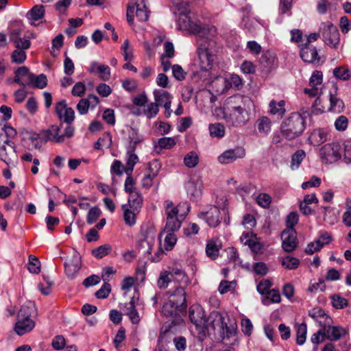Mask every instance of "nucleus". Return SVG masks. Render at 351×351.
I'll list each match as a JSON object with an SVG mask.
<instances>
[{"instance_id": "f257e3e1", "label": "nucleus", "mask_w": 351, "mask_h": 351, "mask_svg": "<svg viewBox=\"0 0 351 351\" xmlns=\"http://www.w3.org/2000/svg\"><path fill=\"white\" fill-rule=\"evenodd\" d=\"M189 317L197 328L202 330L208 328H218L223 335V339L234 337L237 334V326L234 322H230L229 317L219 312L213 311L208 319L202 306L196 305L190 308Z\"/></svg>"}, {"instance_id": "f03ea898", "label": "nucleus", "mask_w": 351, "mask_h": 351, "mask_svg": "<svg viewBox=\"0 0 351 351\" xmlns=\"http://www.w3.org/2000/svg\"><path fill=\"white\" fill-rule=\"evenodd\" d=\"M165 214L167 215L166 225L160 237L165 236L164 247L165 250H171L177 242L174 232L178 230L182 221L190 210V206L186 202H182L177 206L170 200L164 202Z\"/></svg>"}, {"instance_id": "7ed1b4c3", "label": "nucleus", "mask_w": 351, "mask_h": 351, "mask_svg": "<svg viewBox=\"0 0 351 351\" xmlns=\"http://www.w3.org/2000/svg\"><path fill=\"white\" fill-rule=\"evenodd\" d=\"M171 1L173 13L178 14L177 25L180 30L189 32L191 34H197L199 37H204L207 34L210 36H215L217 35V29L214 26L202 27L191 19L186 1L171 0Z\"/></svg>"}, {"instance_id": "20e7f679", "label": "nucleus", "mask_w": 351, "mask_h": 351, "mask_svg": "<svg viewBox=\"0 0 351 351\" xmlns=\"http://www.w3.org/2000/svg\"><path fill=\"white\" fill-rule=\"evenodd\" d=\"M252 107L253 102L249 97L233 95L227 101L224 119L234 126L244 125L250 120V112Z\"/></svg>"}, {"instance_id": "39448f33", "label": "nucleus", "mask_w": 351, "mask_h": 351, "mask_svg": "<svg viewBox=\"0 0 351 351\" xmlns=\"http://www.w3.org/2000/svg\"><path fill=\"white\" fill-rule=\"evenodd\" d=\"M160 237L156 228H143L137 240V248L141 254L149 256V259L152 262L158 263L164 254L160 246H157Z\"/></svg>"}, {"instance_id": "423d86ee", "label": "nucleus", "mask_w": 351, "mask_h": 351, "mask_svg": "<svg viewBox=\"0 0 351 351\" xmlns=\"http://www.w3.org/2000/svg\"><path fill=\"white\" fill-rule=\"evenodd\" d=\"M215 37L207 34L204 37H199L198 40L197 64L201 71L206 73L210 72L217 62V51Z\"/></svg>"}, {"instance_id": "0eeeda50", "label": "nucleus", "mask_w": 351, "mask_h": 351, "mask_svg": "<svg viewBox=\"0 0 351 351\" xmlns=\"http://www.w3.org/2000/svg\"><path fill=\"white\" fill-rule=\"evenodd\" d=\"M169 300L162 308V313L167 317L176 316L185 311L186 293L182 287H177L174 291H169Z\"/></svg>"}, {"instance_id": "6e6552de", "label": "nucleus", "mask_w": 351, "mask_h": 351, "mask_svg": "<svg viewBox=\"0 0 351 351\" xmlns=\"http://www.w3.org/2000/svg\"><path fill=\"white\" fill-rule=\"evenodd\" d=\"M35 310V305L32 302H28L21 306L14 327V330L18 335H23L34 329L35 322L31 319V317Z\"/></svg>"}, {"instance_id": "1a4fd4ad", "label": "nucleus", "mask_w": 351, "mask_h": 351, "mask_svg": "<svg viewBox=\"0 0 351 351\" xmlns=\"http://www.w3.org/2000/svg\"><path fill=\"white\" fill-rule=\"evenodd\" d=\"M305 128V121L298 112L292 113L281 125V132L287 139L291 140L300 136Z\"/></svg>"}, {"instance_id": "9d476101", "label": "nucleus", "mask_w": 351, "mask_h": 351, "mask_svg": "<svg viewBox=\"0 0 351 351\" xmlns=\"http://www.w3.org/2000/svg\"><path fill=\"white\" fill-rule=\"evenodd\" d=\"M149 14L146 0H132L128 6L127 19L132 24L136 15L140 21L144 22L148 20Z\"/></svg>"}, {"instance_id": "9b49d317", "label": "nucleus", "mask_w": 351, "mask_h": 351, "mask_svg": "<svg viewBox=\"0 0 351 351\" xmlns=\"http://www.w3.org/2000/svg\"><path fill=\"white\" fill-rule=\"evenodd\" d=\"M319 32L326 45L331 48L337 47L340 42V36L336 26L329 21L322 23L319 27Z\"/></svg>"}, {"instance_id": "f8f14e48", "label": "nucleus", "mask_w": 351, "mask_h": 351, "mask_svg": "<svg viewBox=\"0 0 351 351\" xmlns=\"http://www.w3.org/2000/svg\"><path fill=\"white\" fill-rule=\"evenodd\" d=\"M342 148L339 143L325 144L319 149V157L322 162L333 163L341 158Z\"/></svg>"}, {"instance_id": "ddd939ff", "label": "nucleus", "mask_w": 351, "mask_h": 351, "mask_svg": "<svg viewBox=\"0 0 351 351\" xmlns=\"http://www.w3.org/2000/svg\"><path fill=\"white\" fill-rule=\"evenodd\" d=\"M0 159L8 166H14L17 160L14 143L2 136H0Z\"/></svg>"}, {"instance_id": "4468645a", "label": "nucleus", "mask_w": 351, "mask_h": 351, "mask_svg": "<svg viewBox=\"0 0 351 351\" xmlns=\"http://www.w3.org/2000/svg\"><path fill=\"white\" fill-rule=\"evenodd\" d=\"M213 86H221L218 87L217 92L223 93L230 88L234 87L239 88L242 86V80L237 74H232L229 77L219 76L213 82Z\"/></svg>"}, {"instance_id": "2eb2a0df", "label": "nucleus", "mask_w": 351, "mask_h": 351, "mask_svg": "<svg viewBox=\"0 0 351 351\" xmlns=\"http://www.w3.org/2000/svg\"><path fill=\"white\" fill-rule=\"evenodd\" d=\"M198 217L204 219L210 227H216L221 222L220 211L215 206H208L200 211Z\"/></svg>"}, {"instance_id": "dca6fc26", "label": "nucleus", "mask_w": 351, "mask_h": 351, "mask_svg": "<svg viewBox=\"0 0 351 351\" xmlns=\"http://www.w3.org/2000/svg\"><path fill=\"white\" fill-rule=\"evenodd\" d=\"M241 242L247 246L252 252L258 254L262 249L259 238L251 230L244 231L240 237Z\"/></svg>"}, {"instance_id": "f3484780", "label": "nucleus", "mask_w": 351, "mask_h": 351, "mask_svg": "<svg viewBox=\"0 0 351 351\" xmlns=\"http://www.w3.org/2000/svg\"><path fill=\"white\" fill-rule=\"evenodd\" d=\"M81 269V257L80 254L73 251L70 258L64 263L65 274L69 278H74Z\"/></svg>"}, {"instance_id": "a211bd4d", "label": "nucleus", "mask_w": 351, "mask_h": 351, "mask_svg": "<svg viewBox=\"0 0 351 351\" xmlns=\"http://www.w3.org/2000/svg\"><path fill=\"white\" fill-rule=\"evenodd\" d=\"M60 130V128L59 126L53 125L48 130L41 132L39 136L45 141H49L58 143H62L64 142V136L59 134ZM30 137L33 141L36 140L38 137V134H34Z\"/></svg>"}, {"instance_id": "6ab92c4d", "label": "nucleus", "mask_w": 351, "mask_h": 351, "mask_svg": "<svg viewBox=\"0 0 351 351\" xmlns=\"http://www.w3.org/2000/svg\"><path fill=\"white\" fill-rule=\"evenodd\" d=\"M282 247L287 252H293L297 247L296 231L294 228H287L281 234Z\"/></svg>"}, {"instance_id": "aec40b11", "label": "nucleus", "mask_w": 351, "mask_h": 351, "mask_svg": "<svg viewBox=\"0 0 351 351\" xmlns=\"http://www.w3.org/2000/svg\"><path fill=\"white\" fill-rule=\"evenodd\" d=\"M245 156V149L242 147H237L224 151L218 156V161L221 164H230L239 158H243Z\"/></svg>"}, {"instance_id": "412c9836", "label": "nucleus", "mask_w": 351, "mask_h": 351, "mask_svg": "<svg viewBox=\"0 0 351 351\" xmlns=\"http://www.w3.org/2000/svg\"><path fill=\"white\" fill-rule=\"evenodd\" d=\"M322 77L323 75L321 71H314L309 81V86L311 88H305L304 93L308 95L311 97L317 96L321 92Z\"/></svg>"}, {"instance_id": "4be33fe9", "label": "nucleus", "mask_w": 351, "mask_h": 351, "mask_svg": "<svg viewBox=\"0 0 351 351\" xmlns=\"http://www.w3.org/2000/svg\"><path fill=\"white\" fill-rule=\"evenodd\" d=\"M56 112L60 119L68 124H71L75 119V112L72 108L67 106L65 100L56 104Z\"/></svg>"}, {"instance_id": "5701e85b", "label": "nucleus", "mask_w": 351, "mask_h": 351, "mask_svg": "<svg viewBox=\"0 0 351 351\" xmlns=\"http://www.w3.org/2000/svg\"><path fill=\"white\" fill-rule=\"evenodd\" d=\"M203 182L198 178H191L185 184V189L188 196L191 199H195L202 194Z\"/></svg>"}, {"instance_id": "b1692460", "label": "nucleus", "mask_w": 351, "mask_h": 351, "mask_svg": "<svg viewBox=\"0 0 351 351\" xmlns=\"http://www.w3.org/2000/svg\"><path fill=\"white\" fill-rule=\"evenodd\" d=\"M33 73L29 72L27 66H21L14 72V82L22 86H29L32 84Z\"/></svg>"}, {"instance_id": "393cba45", "label": "nucleus", "mask_w": 351, "mask_h": 351, "mask_svg": "<svg viewBox=\"0 0 351 351\" xmlns=\"http://www.w3.org/2000/svg\"><path fill=\"white\" fill-rule=\"evenodd\" d=\"M99 102V99L96 95H89L87 98L80 99L77 105V110L82 115L86 114L89 108H95Z\"/></svg>"}, {"instance_id": "a878e982", "label": "nucleus", "mask_w": 351, "mask_h": 351, "mask_svg": "<svg viewBox=\"0 0 351 351\" xmlns=\"http://www.w3.org/2000/svg\"><path fill=\"white\" fill-rule=\"evenodd\" d=\"M45 14V9L43 5L38 4L32 8L27 14L26 18L32 25H36Z\"/></svg>"}, {"instance_id": "bb28decb", "label": "nucleus", "mask_w": 351, "mask_h": 351, "mask_svg": "<svg viewBox=\"0 0 351 351\" xmlns=\"http://www.w3.org/2000/svg\"><path fill=\"white\" fill-rule=\"evenodd\" d=\"M326 339L330 341H337L348 334V330L338 326L325 327Z\"/></svg>"}, {"instance_id": "cd10ccee", "label": "nucleus", "mask_w": 351, "mask_h": 351, "mask_svg": "<svg viewBox=\"0 0 351 351\" xmlns=\"http://www.w3.org/2000/svg\"><path fill=\"white\" fill-rule=\"evenodd\" d=\"M300 57L304 62L308 63L319 61L315 47L310 45H306L301 48Z\"/></svg>"}, {"instance_id": "c85d7f7f", "label": "nucleus", "mask_w": 351, "mask_h": 351, "mask_svg": "<svg viewBox=\"0 0 351 351\" xmlns=\"http://www.w3.org/2000/svg\"><path fill=\"white\" fill-rule=\"evenodd\" d=\"M327 132L321 128L315 129L310 134L308 141L313 146H318L327 140Z\"/></svg>"}, {"instance_id": "c756f323", "label": "nucleus", "mask_w": 351, "mask_h": 351, "mask_svg": "<svg viewBox=\"0 0 351 351\" xmlns=\"http://www.w3.org/2000/svg\"><path fill=\"white\" fill-rule=\"evenodd\" d=\"M171 270L173 281H176L179 284L178 287H182L184 290V287L190 282L188 276L180 268L172 267Z\"/></svg>"}, {"instance_id": "7c9ffc66", "label": "nucleus", "mask_w": 351, "mask_h": 351, "mask_svg": "<svg viewBox=\"0 0 351 351\" xmlns=\"http://www.w3.org/2000/svg\"><path fill=\"white\" fill-rule=\"evenodd\" d=\"M135 149L128 148L126 153L125 174H132L136 164L138 162V157L134 154Z\"/></svg>"}, {"instance_id": "2f4dec72", "label": "nucleus", "mask_w": 351, "mask_h": 351, "mask_svg": "<svg viewBox=\"0 0 351 351\" xmlns=\"http://www.w3.org/2000/svg\"><path fill=\"white\" fill-rule=\"evenodd\" d=\"M268 112L271 114L278 115L282 117L286 112L285 101L284 100L276 101L272 99L269 104Z\"/></svg>"}, {"instance_id": "473e14b6", "label": "nucleus", "mask_w": 351, "mask_h": 351, "mask_svg": "<svg viewBox=\"0 0 351 351\" xmlns=\"http://www.w3.org/2000/svg\"><path fill=\"white\" fill-rule=\"evenodd\" d=\"M256 127L260 134L267 135L271 130V121L267 117H261L256 120Z\"/></svg>"}, {"instance_id": "72a5a7b5", "label": "nucleus", "mask_w": 351, "mask_h": 351, "mask_svg": "<svg viewBox=\"0 0 351 351\" xmlns=\"http://www.w3.org/2000/svg\"><path fill=\"white\" fill-rule=\"evenodd\" d=\"M123 219L126 225L132 226L136 223V216L139 210H135L129 207L128 205H123Z\"/></svg>"}, {"instance_id": "f704fd0d", "label": "nucleus", "mask_w": 351, "mask_h": 351, "mask_svg": "<svg viewBox=\"0 0 351 351\" xmlns=\"http://www.w3.org/2000/svg\"><path fill=\"white\" fill-rule=\"evenodd\" d=\"M153 95L154 101L157 104H158V106H162L163 104H167L173 98L172 95L169 93L162 89H155L153 91Z\"/></svg>"}, {"instance_id": "c9c22d12", "label": "nucleus", "mask_w": 351, "mask_h": 351, "mask_svg": "<svg viewBox=\"0 0 351 351\" xmlns=\"http://www.w3.org/2000/svg\"><path fill=\"white\" fill-rule=\"evenodd\" d=\"M10 40L14 44L18 49L25 50L30 47L31 42L26 38L19 37L15 32L12 33L10 36Z\"/></svg>"}, {"instance_id": "e433bc0d", "label": "nucleus", "mask_w": 351, "mask_h": 351, "mask_svg": "<svg viewBox=\"0 0 351 351\" xmlns=\"http://www.w3.org/2000/svg\"><path fill=\"white\" fill-rule=\"evenodd\" d=\"M330 108L328 110L331 112L339 113L341 112L343 108L344 104L343 101L337 97V95H333L332 93L330 94Z\"/></svg>"}, {"instance_id": "4c0bfd02", "label": "nucleus", "mask_w": 351, "mask_h": 351, "mask_svg": "<svg viewBox=\"0 0 351 351\" xmlns=\"http://www.w3.org/2000/svg\"><path fill=\"white\" fill-rule=\"evenodd\" d=\"M300 263V260L298 258L287 255L282 257L281 265L283 267L287 269L292 270L295 269L298 267Z\"/></svg>"}, {"instance_id": "58836bf2", "label": "nucleus", "mask_w": 351, "mask_h": 351, "mask_svg": "<svg viewBox=\"0 0 351 351\" xmlns=\"http://www.w3.org/2000/svg\"><path fill=\"white\" fill-rule=\"evenodd\" d=\"M142 197L138 191L130 193L128 197V202L126 205H128L132 209L135 210H139L142 204Z\"/></svg>"}, {"instance_id": "ea45409f", "label": "nucleus", "mask_w": 351, "mask_h": 351, "mask_svg": "<svg viewBox=\"0 0 351 351\" xmlns=\"http://www.w3.org/2000/svg\"><path fill=\"white\" fill-rule=\"evenodd\" d=\"M220 247L221 244L218 243L217 241H208L206 247V252L207 256L213 259H215L219 255V251Z\"/></svg>"}, {"instance_id": "a19ab883", "label": "nucleus", "mask_w": 351, "mask_h": 351, "mask_svg": "<svg viewBox=\"0 0 351 351\" xmlns=\"http://www.w3.org/2000/svg\"><path fill=\"white\" fill-rule=\"evenodd\" d=\"M173 281L171 268L167 271H162L158 279V286L160 289H166L169 284Z\"/></svg>"}, {"instance_id": "79ce46f5", "label": "nucleus", "mask_w": 351, "mask_h": 351, "mask_svg": "<svg viewBox=\"0 0 351 351\" xmlns=\"http://www.w3.org/2000/svg\"><path fill=\"white\" fill-rule=\"evenodd\" d=\"M306 157V153L302 149L296 151L292 156L290 167L292 170L298 169L304 158Z\"/></svg>"}, {"instance_id": "37998d69", "label": "nucleus", "mask_w": 351, "mask_h": 351, "mask_svg": "<svg viewBox=\"0 0 351 351\" xmlns=\"http://www.w3.org/2000/svg\"><path fill=\"white\" fill-rule=\"evenodd\" d=\"M209 132L211 137L221 138L225 135V128L221 123H213L209 125Z\"/></svg>"}, {"instance_id": "c03bdc74", "label": "nucleus", "mask_w": 351, "mask_h": 351, "mask_svg": "<svg viewBox=\"0 0 351 351\" xmlns=\"http://www.w3.org/2000/svg\"><path fill=\"white\" fill-rule=\"evenodd\" d=\"M280 302V295L278 290L271 289L268 291L265 298L263 299V303L265 305H269L271 303H278Z\"/></svg>"}, {"instance_id": "a18cd8bd", "label": "nucleus", "mask_w": 351, "mask_h": 351, "mask_svg": "<svg viewBox=\"0 0 351 351\" xmlns=\"http://www.w3.org/2000/svg\"><path fill=\"white\" fill-rule=\"evenodd\" d=\"M199 162V156L195 152H189L184 158V163L189 168H194Z\"/></svg>"}, {"instance_id": "49530a36", "label": "nucleus", "mask_w": 351, "mask_h": 351, "mask_svg": "<svg viewBox=\"0 0 351 351\" xmlns=\"http://www.w3.org/2000/svg\"><path fill=\"white\" fill-rule=\"evenodd\" d=\"M123 173H125V167L121 160H114L110 166L111 175L121 176Z\"/></svg>"}, {"instance_id": "de8ad7c7", "label": "nucleus", "mask_w": 351, "mask_h": 351, "mask_svg": "<svg viewBox=\"0 0 351 351\" xmlns=\"http://www.w3.org/2000/svg\"><path fill=\"white\" fill-rule=\"evenodd\" d=\"M32 84H29V87L44 88L47 84V77L44 74H40L36 76L33 74Z\"/></svg>"}, {"instance_id": "09e8293b", "label": "nucleus", "mask_w": 351, "mask_h": 351, "mask_svg": "<svg viewBox=\"0 0 351 351\" xmlns=\"http://www.w3.org/2000/svg\"><path fill=\"white\" fill-rule=\"evenodd\" d=\"M176 144L175 138L173 137H162L158 141V147L162 149H169L173 147Z\"/></svg>"}, {"instance_id": "8fccbe9b", "label": "nucleus", "mask_w": 351, "mask_h": 351, "mask_svg": "<svg viewBox=\"0 0 351 351\" xmlns=\"http://www.w3.org/2000/svg\"><path fill=\"white\" fill-rule=\"evenodd\" d=\"M306 325L305 324H300L297 325V343L298 345H302L306 338Z\"/></svg>"}, {"instance_id": "3c124183", "label": "nucleus", "mask_w": 351, "mask_h": 351, "mask_svg": "<svg viewBox=\"0 0 351 351\" xmlns=\"http://www.w3.org/2000/svg\"><path fill=\"white\" fill-rule=\"evenodd\" d=\"M161 168V165L157 160L149 162L145 174H150L151 177L156 178Z\"/></svg>"}, {"instance_id": "603ef678", "label": "nucleus", "mask_w": 351, "mask_h": 351, "mask_svg": "<svg viewBox=\"0 0 351 351\" xmlns=\"http://www.w3.org/2000/svg\"><path fill=\"white\" fill-rule=\"evenodd\" d=\"M121 50L124 58L125 61L130 62L133 59L132 49L130 47V41L125 39L121 47Z\"/></svg>"}, {"instance_id": "864d4df0", "label": "nucleus", "mask_w": 351, "mask_h": 351, "mask_svg": "<svg viewBox=\"0 0 351 351\" xmlns=\"http://www.w3.org/2000/svg\"><path fill=\"white\" fill-rule=\"evenodd\" d=\"M111 246L109 244H105L97 247L96 249H94L92 253L95 257L97 258H101L108 255L111 252Z\"/></svg>"}, {"instance_id": "5fc2aeb1", "label": "nucleus", "mask_w": 351, "mask_h": 351, "mask_svg": "<svg viewBox=\"0 0 351 351\" xmlns=\"http://www.w3.org/2000/svg\"><path fill=\"white\" fill-rule=\"evenodd\" d=\"M27 58L26 52L24 50L15 49L11 54L12 62L15 64H21Z\"/></svg>"}, {"instance_id": "6e6d98bb", "label": "nucleus", "mask_w": 351, "mask_h": 351, "mask_svg": "<svg viewBox=\"0 0 351 351\" xmlns=\"http://www.w3.org/2000/svg\"><path fill=\"white\" fill-rule=\"evenodd\" d=\"M111 143V136L109 134H106L97 140L95 143L94 147L96 149H101L103 147H110Z\"/></svg>"}, {"instance_id": "4d7b16f0", "label": "nucleus", "mask_w": 351, "mask_h": 351, "mask_svg": "<svg viewBox=\"0 0 351 351\" xmlns=\"http://www.w3.org/2000/svg\"><path fill=\"white\" fill-rule=\"evenodd\" d=\"M275 55L271 52L264 53L261 58V62L266 68L271 67L275 62Z\"/></svg>"}, {"instance_id": "13d9d810", "label": "nucleus", "mask_w": 351, "mask_h": 351, "mask_svg": "<svg viewBox=\"0 0 351 351\" xmlns=\"http://www.w3.org/2000/svg\"><path fill=\"white\" fill-rule=\"evenodd\" d=\"M159 112V106L156 102L149 104L144 110V114L148 119L156 117Z\"/></svg>"}, {"instance_id": "bf43d9fd", "label": "nucleus", "mask_w": 351, "mask_h": 351, "mask_svg": "<svg viewBox=\"0 0 351 351\" xmlns=\"http://www.w3.org/2000/svg\"><path fill=\"white\" fill-rule=\"evenodd\" d=\"M333 74L337 78L342 80H347L350 76V70L346 66L335 68Z\"/></svg>"}, {"instance_id": "052dcab7", "label": "nucleus", "mask_w": 351, "mask_h": 351, "mask_svg": "<svg viewBox=\"0 0 351 351\" xmlns=\"http://www.w3.org/2000/svg\"><path fill=\"white\" fill-rule=\"evenodd\" d=\"M129 138L131 144L129 148L131 149H135L137 144L141 143L143 139V136L134 129H131L130 131Z\"/></svg>"}, {"instance_id": "680f3d73", "label": "nucleus", "mask_w": 351, "mask_h": 351, "mask_svg": "<svg viewBox=\"0 0 351 351\" xmlns=\"http://www.w3.org/2000/svg\"><path fill=\"white\" fill-rule=\"evenodd\" d=\"M40 263L38 258L35 256L30 255L29 256L28 269L30 272L38 274L40 270Z\"/></svg>"}, {"instance_id": "e2e57ef3", "label": "nucleus", "mask_w": 351, "mask_h": 351, "mask_svg": "<svg viewBox=\"0 0 351 351\" xmlns=\"http://www.w3.org/2000/svg\"><path fill=\"white\" fill-rule=\"evenodd\" d=\"M334 125L337 131H345L348 125V119L343 115L339 116L335 120Z\"/></svg>"}, {"instance_id": "0e129e2a", "label": "nucleus", "mask_w": 351, "mask_h": 351, "mask_svg": "<svg viewBox=\"0 0 351 351\" xmlns=\"http://www.w3.org/2000/svg\"><path fill=\"white\" fill-rule=\"evenodd\" d=\"M236 282L234 281L222 280L219 286L218 290L221 294H224L235 287Z\"/></svg>"}, {"instance_id": "69168bd1", "label": "nucleus", "mask_w": 351, "mask_h": 351, "mask_svg": "<svg viewBox=\"0 0 351 351\" xmlns=\"http://www.w3.org/2000/svg\"><path fill=\"white\" fill-rule=\"evenodd\" d=\"M332 306L336 308H343L347 306V300L339 295H334L331 297Z\"/></svg>"}, {"instance_id": "338daca9", "label": "nucleus", "mask_w": 351, "mask_h": 351, "mask_svg": "<svg viewBox=\"0 0 351 351\" xmlns=\"http://www.w3.org/2000/svg\"><path fill=\"white\" fill-rule=\"evenodd\" d=\"M101 215V210L97 207L92 208L87 215V223L92 224Z\"/></svg>"}, {"instance_id": "774afa93", "label": "nucleus", "mask_w": 351, "mask_h": 351, "mask_svg": "<svg viewBox=\"0 0 351 351\" xmlns=\"http://www.w3.org/2000/svg\"><path fill=\"white\" fill-rule=\"evenodd\" d=\"M258 204L263 208H267L271 204V198L267 193L259 194L256 197Z\"/></svg>"}]
</instances>
